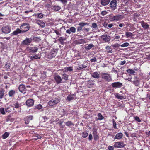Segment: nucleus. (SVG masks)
Listing matches in <instances>:
<instances>
[{"label":"nucleus","instance_id":"obj_1","mask_svg":"<svg viewBox=\"0 0 150 150\" xmlns=\"http://www.w3.org/2000/svg\"><path fill=\"white\" fill-rule=\"evenodd\" d=\"M101 76L102 79L104 81L102 80L98 81V82H101L103 83V86L108 85V82H110L112 81V78L111 75L109 73H102L101 74Z\"/></svg>","mask_w":150,"mask_h":150},{"label":"nucleus","instance_id":"obj_2","mask_svg":"<svg viewBox=\"0 0 150 150\" xmlns=\"http://www.w3.org/2000/svg\"><path fill=\"white\" fill-rule=\"evenodd\" d=\"M58 49L54 48L51 50L50 52L47 55V58L50 59H51L54 57L57 53Z\"/></svg>","mask_w":150,"mask_h":150},{"label":"nucleus","instance_id":"obj_3","mask_svg":"<svg viewBox=\"0 0 150 150\" xmlns=\"http://www.w3.org/2000/svg\"><path fill=\"white\" fill-rule=\"evenodd\" d=\"M30 28L29 24L26 23H22L20 26V28L23 33L28 31Z\"/></svg>","mask_w":150,"mask_h":150},{"label":"nucleus","instance_id":"obj_4","mask_svg":"<svg viewBox=\"0 0 150 150\" xmlns=\"http://www.w3.org/2000/svg\"><path fill=\"white\" fill-rule=\"evenodd\" d=\"M26 50L30 53H34L38 50V48L36 47H28L26 48Z\"/></svg>","mask_w":150,"mask_h":150},{"label":"nucleus","instance_id":"obj_5","mask_svg":"<svg viewBox=\"0 0 150 150\" xmlns=\"http://www.w3.org/2000/svg\"><path fill=\"white\" fill-rule=\"evenodd\" d=\"M60 100L58 98H55L54 99H52L49 101L48 104L50 106H52L55 105L58 103Z\"/></svg>","mask_w":150,"mask_h":150},{"label":"nucleus","instance_id":"obj_6","mask_svg":"<svg viewBox=\"0 0 150 150\" xmlns=\"http://www.w3.org/2000/svg\"><path fill=\"white\" fill-rule=\"evenodd\" d=\"M33 39L31 38L26 37L25 39L21 42L22 45H29L32 41Z\"/></svg>","mask_w":150,"mask_h":150},{"label":"nucleus","instance_id":"obj_7","mask_svg":"<svg viewBox=\"0 0 150 150\" xmlns=\"http://www.w3.org/2000/svg\"><path fill=\"white\" fill-rule=\"evenodd\" d=\"M125 146V144L124 143L123 141H120L115 142L114 145L115 148H121L124 147Z\"/></svg>","mask_w":150,"mask_h":150},{"label":"nucleus","instance_id":"obj_8","mask_svg":"<svg viewBox=\"0 0 150 150\" xmlns=\"http://www.w3.org/2000/svg\"><path fill=\"white\" fill-rule=\"evenodd\" d=\"M111 86L114 88H120L123 86L122 83L119 82H113L111 84Z\"/></svg>","mask_w":150,"mask_h":150},{"label":"nucleus","instance_id":"obj_9","mask_svg":"<svg viewBox=\"0 0 150 150\" xmlns=\"http://www.w3.org/2000/svg\"><path fill=\"white\" fill-rule=\"evenodd\" d=\"M78 25L79 26L77 27V32H79L82 30L83 27L86 25H88V23L81 22L78 24Z\"/></svg>","mask_w":150,"mask_h":150},{"label":"nucleus","instance_id":"obj_10","mask_svg":"<svg viewBox=\"0 0 150 150\" xmlns=\"http://www.w3.org/2000/svg\"><path fill=\"white\" fill-rule=\"evenodd\" d=\"M11 28L9 25L3 27L1 29L2 32L4 33H8L11 31Z\"/></svg>","mask_w":150,"mask_h":150},{"label":"nucleus","instance_id":"obj_11","mask_svg":"<svg viewBox=\"0 0 150 150\" xmlns=\"http://www.w3.org/2000/svg\"><path fill=\"white\" fill-rule=\"evenodd\" d=\"M101 40L104 42H107L110 40V37L107 34H104L101 36Z\"/></svg>","mask_w":150,"mask_h":150},{"label":"nucleus","instance_id":"obj_12","mask_svg":"<svg viewBox=\"0 0 150 150\" xmlns=\"http://www.w3.org/2000/svg\"><path fill=\"white\" fill-rule=\"evenodd\" d=\"M21 104L19 103L18 101L15 100L13 102L12 105V107L16 109H18L19 108H21Z\"/></svg>","mask_w":150,"mask_h":150},{"label":"nucleus","instance_id":"obj_13","mask_svg":"<svg viewBox=\"0 0 150 150\" xmlns=\"http://www.w3.org/2000/svg\"><path fill=\"white\" fill-rule=\"evenodd\" d=\"M25 103L28 107H31L33 105L34 100L32 99H28L26 100Z\"/></svg>","mask_w":150,"mask_h":150},{"label":"nucleus","instance_id":"obj_14","mask_svg":"<svg viewBox=\"0 0 150 150\" xmlns=\"http://www.w3.org/2000/svg\"><path fill=\"white\" fill-rule=\"evenodd\" d=\"M18 89L19 91L25 94L26 93L27 89L24 85L21 84L18 87Z\"/></svg>","mask_w":150,"mask_h":150},{"label":"nucleus","instance_id":"obj_15","mask_svg":"<svg viewBox=\"0 0 150 150\" xmlns=\"http://www.w3.org/2000/svg\"><path fill=\"white\" fill-rule=\"evenodd\" d=\"M117 1L116 0H112L110 4L112 9L115 10L116 8Z\"/></svg>","mask_w":150,"mask_h":150},{"label":"nucleus","instance_id":"obj_16","mask_svg":"<svg viewBox=\"0 0 150 150\" xmlns=\"http://www.w3.org/2000/svg\"><path fill=\"white\" fill-rule=\"evenodd\" d=\"M110 18L113 21L115 20L118 21L123 18V16L122 15L112 16Z\"/></svg>","mask_w":150,"mask_h":150},{"label":"nucleus","instance_id":"obj_17","mask_svg":"<svg viewBox=\"0 0 150 150\" xmlns=\"http://www.w3.org/2000/svg\"><path fill=\"white\" fill-rule=\"evenodd\" d=\"M33 117L32 115L27 116L25 117L24 119L25 123L26 124H28L30 122V121L33 120Z\"/></svg>","mask_w":150,"mask_h":150},{"label":"nucleus","instance_id":"obj_18","mask_svg":"<svg viewBox=\"0 0 150 150\" xmlns=\"http://www.w3.org/2000/svg\"><path fill=\"white\" fill-rule=\"evenodd\" d=\"M54 79L57 84L63 83L62 78L59 75H55L54 77Z\"/></svg>","mask_w":150,"mask_h":150},{"label":"nucleus","instance_id":"obj_19","mask_svg":"<svg viewBox=\"0 0 150 150\" xmlns=\"http://www.w3.org/2000/svg\"><path fill=\"white\" fill-rule=\"evenodd\" d=\"M139 80L137 79V76H134V79L132 81V83L134 85L136 86H139Z\"/></svg>","mask_w":150,"mask_h":150},{"label":"nucleus","instance_id":"obj_20","mask_svg":"<svg viewBox=\"0 0 150 150\" xmlns=\"http://www.w3.org/2000/svg\"><path fill=\"white\" fill-rule=\"evenodd\" d=\"M76 31V28L74 27H70L69 29L67 30L66 32L67 33L69 34H70L71 33V32L73 33H75Z\"/></svg>","mask_w":150,"mask_h":150},{"label":"nucleus","instance_id":"obj_21","mask_svg":"<svg viewBox=\"0 0 150 150\" xmlns=\"http://www.w3.org/2000/svg\"><path fill=\"white\" fill-rule=\"evenodd\" d=\"M91 77L93 78L98 79L100 78V75L97 71L91 73Z\"/></svg>","mask_w":150,"mask_h":150},{"label":"nucleus","instance_id":"obj_22","mask_svg":"<svg viewBox=\"0 0 150 150\" xmlns=\"http://www.w3.org/2000/svg\"><path fill=\"white\" fill-rule=\"evenodd\" d=\"M31 61H33L35 59H40V57L36 54H35L34 55H32L29 57Z\"/></svg>","mask_w":150,"mask_h":150},{"label":"nucleus","instance_id":"obj_23","mask_svg":"<svg viewBox=\"0 0 150 150\" xmlns=\"http://www.w3.org/2000/svg\"><path fill=\"white\" fill-rule=\"evenodd\" d=\"M123 136V134L121 132H119L116 134L115 137L114 138V140H115L116 139L120 140L122 138Z\"/></svg>","mask_w":150,"mask_h":150},{"label":"nucleus","instance_id":"obj_24","mask_svg":"<svg viewBox=\"0 0 150 150\" xmlns=\"http://www.w3.org/2000/svg\"><path fill=\"white\" fill-rule=\"evenodd\" d=\"M141 25L142 27L145 29H148L149 28V25L144 22V21H142L141 22Z\"/></svg>","mask_w":150,"mask_h":150},{"label":"nucleus","instance_id":"obj_25","mask_svg":"<svg viewBox=\"0 0 150 150\" xmlns=\"http://www.w3.org/2000/svg\"><path fill=\"white\" fill-rule=\"evenodd\" d=\"M32 136L34 137L32 139L34 140H36L38 139H41L42 137V136L39 135L37 133L34 134H33Z\"/></svg>","mask_w":150,"mask_h":150},{"label":"nucleus","instance_id":"obj_26","mask_svg":"<svg viewBox=\"0 0 150 150\" xmlns=\"http://www.w3.org/2000/svg\"><path fill=\"white\" fill-rule=\"evenodd\" d=\"M23 33L21 30L18 28H17L16 30L14 31L11 34L14 35H17L18 34Z\"/></svg>","mask_w":150,"mask_h":150},{"label":"nucleus","instance_id":"obj_27","mask_svg":"<svg viewBox=\"0 0 150 150\" xmlns=\"http://www.w3.org/2000/svg\"><path fill=\"white\" fill-rule=\"evenodd\" d=\"M75 97V95L74 94L69 95L67 97V100L70 101L74 99Z\"/></svg>","mask_w":150,"mask_h":150},{"label":"nucleus","instance_id":"obj_28","mask_svg":"<svg viewBox=\"0 0 150 150\" xmlns=\"http://www.w3.org/2000/svg\"><path fill=\"white\" fill-rule=\"evenodd\" d=\"M36 23L42 27H44L45 26V23L42 20H38L36 21Z\"/></svg>","mask_w":150,"mask_h":150},{"label":"nucleus","instance_id":"obj_29","mask_svg":"<svg viewBox=\"0 0 150 150\" xmlns=\"http://www.w3.org/2000/svg\"><path fill=\"white\" fill-rule=\"evenodd\" d=\"M51 8L52 10L55 11H59L61 9L60 6L56 5L52 6Z\"/></svg>","mask_w":150,"mask_h":150},{"label":"nucleus","instance_id":"obj_30","mask_svg":"<svg viewBox=\"0 0 150 150\" xmlns=\"http://www.w3.org/2000/svg\"><path fill=\"white\" fill-rule=\"evenodd\" d=\"M110 0H101V3L103 6H105L109 3Z\"/></svg>","mask_w":150,"mask_h":150},{"label":"nucleus","instance_id":"obj_31","mask_svg":"<svg viewBox=\"0 0 150 150\" xmlns=\"http://www.w3.org/2000/svg\"><path fill=\"white\" fill-rule=\"evenodd\" d=\"M61 76L62 77V78L66 81H67L69 79L68 75L65 74L64 73V74H61Z\"/></svg>","mask_w":150,"mask_h":150},{"label":"nucleus","instance_id":"obj_32","mask_svg":"<svg viewBox=\"0 0 150 150\" xmlns=\"http://www.w3.org/2000/svg\"><path fill=\"white\" fill-rule=\"evenodd\" d=\"M95 81L94 80H89L88 81V86L90 87L93 86L94 84Z\"/></svg>","mask_w":150,"mask_h":150},{"label":"nucleus","instance_id":"obj_33","mask_svg":"<svg viewBox=\"0 0 150 150\" xmlns=\"http://www.w3.org/2000/svg\"><path fill=\"white\" fill-rule=\"evenodd\" d=\"M94 47V45L92 44H89L88 45L85 47V49L87 51H88Z\"/></svg>","mask_w":150,"mask_h":150},{"label":"nucleus","instance_id":"obj_34","mask_svg":"<svg viewBox=\"0 0 150 150\" xmlns=\"http://www.w3.org/2000/svg\"><path fill=\"white\" fill-rule=\"evenodd\" d=\"M16 93V91L15 90H12L9 91L8 92V95L9 97H12Z\"/></svg>","mask_w":150,"mask_h":150},{"label":"nucleus","instance_id":"obj_35","mask_svg":"<svg viewBox=\"0 0 150 150\" xmlns=\"http://www.w3.org/2000/svg\"><path fill=\"white\" fill-rule=\"evenodd\" d=\"M65 124L66 125L69 127H70L71 126H74V125L73 123L71 121H69L65 123Z\"/></svg>","mask_w":150,"mask_h":150},{"label":"nucleus","instance_id":"obj_36","mask_svg":"<svg viewBox=\"0 0 150 150\" xmlns=\"http://www.w3.org/2000/svg\"><path fill=\"white\" fill-rule=\"evenodd\" d=\"M76 43L78 44H81L86 42L85 40L83 39H81L76 40Z\"/></svg>","mask_w":150,"mask_h":150},{"label":"nucleus","instance_id":"obj_37","mask_svg":"<svg viewBox=\"0 0 150 150\" xmlns=\"http://www.w3.org/2000/svg\"><path fill=\"white\" fill-rule=\"evenodd\" d=\"M65 40V39L64 37H60L58 39V40L60 42L61 44L62 45H64V40Z\"/></svg>","mask_w":150,"mask_h":150},{"label":"nucleus","instance_id":"obj_38","mask_svg":"<svg viewBox=\"0 0 150 150\" xmlns=\"http://www.w3.org/2000/svg\"><path fill=\"white\" fill-rule=\"evenodd\" d=\"M73 68L72 67H66L65 68V71L66 72H71L73 70Z\"/></svg>","mask_w":150,"mask_h":150},{"label":"nucleus","instance_id":"obj_39","mask_svg":"<svg viewBox=\"0 0 150 150\" xmlns=\"http://www.w3.org/2000/svg\"><path fill=\"white\" fill-rule=\"evenodd\" d=\"M9 135V133L8 132H6L4 133L2 135V138L5 139L8 137Z\"/></svg>","mask_w":150,"mask_h":150},{"label":"nucleus","instance_id":"obj_40","mask_svg":"<svg viewBox=\"0 0 150 150\" xmlns=\"http://www.w3.org/2000/svg\"><path fill=\"white\" fill-rule=\"evenodd\" d=\"M98 120H101L104 118V117L102 115L101 113H99L97 115Z\"/></svg>","mask_w":150,"mask_h":150},{"label":"nucleus","instance_id":"obj_41","mask_svg":"<svg viewBox=\"0 0 150 150\" xmlns=\"http://www.w3.org/2000/svg\"><path fill=\"white\" fill-rule=\"evenodd\" d=\"M42 105L40 104H39L35 106V109L40 110L42 108Z\"/></svg>","mask_w":150,"mask_h":150},{"label":"nucleus","instance_id":"obj_42","mask_svg":"<svg viewBox=\"0 0 150 150\" xmlns=\"http://www.w3.org/2000/svg\"><path fill=\"white\" fill-rule=\"evenodd\" d=\"M115 96L117 98L119 99H123V96L122 95H120L119 94L116 93L115 94Z\"/></svg>","mask_w":150,"mask_h":150},{"label":"nucleus","instance_id":"obj_43","mask_svg":"<svg viewBox=\"0 0 150 150\" xmlns=\"http://www.w3.org/2000/svg\"><path fill=\"white\" fill-rule=\"evenodd\" d=\"M4 90L2 89H1L0 90V99H1L3 98L4 95Z\"/></svg>","mask_w":150,"mask_h":150},{"label":"nucleus","instance_id":"obj_44","mask_svg":"<svg viewBox=\"0 0 150 150\" xmlns=\"http://www.w3.org/2000/svg\"><path fill=\"white\" fill-rule=\"evenodd\" d=\"M88 134L86 132H83L82 133V137L83 138H86L88 136Z\"/></svg>","mask_w":150,"mask_h":150},{"label":"nucleus","instance_id":"obj_45","mask_svg":"<svg viewBox=\"0 0 150 150\" xmlns=\"http://www.w3.org/2000/svg\"><path fill=\"white\" fill-rule=\"evenodd\" d=\"M35 16L36 17L37 16L38 18H42L43 17V15L42 13H39L37 14H35Z\"/></svg>","mask_w":150,"mask_h":150},{"label":"nucleus","instance_id":"obj_46","mask_svg":"<svg viewBox=\"0 0 150 150\" xmlns=\"http://www.w3.org/2000/svg\"><path fill=\"white\" fill-rule=\"evenodd\" d=\"M125 35L127 38H129L132 36V33L131 32H126L125 33Z\"/></svg>","mask_w":150,"mask_h":150},{"label":"nucleus","instance_id":"obj_47","mask_svg":"<svg viewBox=\"0 0 150 150\" xmlns=\"http://www.w3.org/2000/svg\"><path fill=\"white\" fill-rule=\"evenodd\" d=\"M134 118L136 121L137 122H141V120L138 116H135L134 117Z\"/></svg>","mask_w":150,"mask_h":150},{"label":"nucleus","instance_id":"obj_48","mask_svg":"<svg viewBox=\"0 0 150 150\" xmlns=\"http://www.w3.org/2000/svg\"><path fill=\"white\" fill-rule=\"evenodd\" d=\"M129 44L128 42L124 43L123 44L120 45V46L122 47H127L129 46Z\"/></svg>","mask_w":150,"mask_h":150},{"label":"nucleus","instance_id":"obj_49","mask_svg":"<svg viewBox=\"0 0 150 150\" xmlns=\"http://www.w3.org/2000/svg\"><path fill=\"white\" fill-rule=\"evenodd\" d=\"M4 108L2 107H0V113L3 114L4 115L5 114V112Z\"/></svg>","mask_w":150,"mask_h":150},{"label":"nucleus","instance_id":"obj_50","mask_svg":"<svg viewBox=\"0 0 150 150\" xmlns=\"http://www.w3.org/2000/svg\"><path fill=\"white\" fill-rule=\"evenodd\" d=\"M5 110L6 112H10L11 111V108L10 107H8L6 108L5 109Z\"/></svg>","mask_w":150,"mask_h":150},{"label":"nucleus","instance_id":"obj_51","mask_svg":"<svg viewBox=\"0 0 150 150\" xmlns=\"http://www.w3.org/2000/svg\"><path fill=\"white\" fill-rule=\"evenodd\" d=\"M112 122H113V126L114 128L116 129L117 127H116V123L115 122L114 119H113L112 120Z\"/></svg>","mask_w":150,"mask_h":150},{"label":"nucleus","instance_id":"obj_52","mask_svg":"<svg viewBox=\"0 0 150 150\" xmlns=\"http://www.w3.org/2000/svg\"><path fill=\"white\" fill-rule=\"evenodd\" d=\"M91 27L94 28H98V26L97 24L94 23H93L92 24Z\"/></svg>","mask_w":150,"mask_h":150},{"label":"nucleus","instance_id":"obj_53","mask_svg":"<svg viewBox=\"0 0 150 150\" xmlns=\"http://www.w3.org/2000/svg\"><path fill=\"white\" fill-rule=\"evenodd\" d=\"M140 15V14L137 13H135L133 14L134 19L137 17H139Z\"/></svg>","mask_w":150,"mask_h":150},{"label":"nucleus","instance_id":"obj_54","mask_svg":"<svg viewBox=\"0 0 150 150\" xmlns=\"http://www.w3.org/2000/svg\"><path fill=\"white\" fill-rule=\"evenodd\" d=\"M93 137L94 140L95 141H97L99 139V137L98 134L96 135H94V136H93Z\"/></svg>","mask_w":150,"mask_h":150},{"label":"nucleus","instance_id":"obj_55","mask_svg":"<svg viewBox=\"0 0 150 150\" xmlns=\"http://www.w3.org/2000/svg\"><path fill=\"white\" fill-rule=\"evenodd\" d=\"M62 112V116H64L65 115H67L68 114L67 111L65 110H64V109H63V110Z\"/></svg>","mask_w":150,"mask_h":150},{"label":"nucleus","instance_id":"obj_56","mask_svg":"<svg viewBox=\"0 0 150 150\" xmlns=\"http://www.w3.org/2000/svg\"><path fill=\"white\" fill-rule=\"evenodd\" d=\"M127 71L130 74H133L134 73L135 71L132 69H128L127 70Z\"/></svg>","mask_w":150,"mask_h":150},{"label":"nucleus","instance_id":"obj_57","mask_svg":"<svg viewBox=\"0 0 150 150\" xmlns=\"http://www.w3.org/2000/svg\"><path fill=\"white\" fill-rule=\"evenodd\" d=\"M120 46V45L117 43L115 44H114L113 45H112V46L114 48H118Z\"/></svg>","mask_w":150,"mask_h":150},{"label":"nucleus","instance_id":"obj_58","mask_svg":"<svg viewBox=\"0 0 150 150\" xmlns=\"http://www.w3.org/2000/svg\"><path fill=\"white\" fill-rule=\"evenodd\" d=\"M54 33L56 34L57 35H61V33H59V31L58 30H54Z\"/></svg>","mask_w":150,"mask_h":150},{"label":"nucleus","instance_id":"obj_59","mask_svg":"<svg viewBox=\"0 0 150 150\" xmlns=\"http://www.w3.org/2000/svg\"><path fill=\"white\" fill-rule=\"evenodd\" d=\"M68 0H59V1L61 2L63 4H66L67 3Z\"/></svg>","mask_w":150,"mask_h":150},{"label":"nucleus","instance_id":"obj_60","mask_svg":"<svg viewBox=\"0 0 150 150\" xmlns=\"http://www.w3.org/2000/svg\"><path fill=\"white\" fill-rule=\"evenodd\" d=\"M93 139V136L91 134H89L88 137V140L90 141H92Z\"/></svg>","mask_w":150,"mask_h":150},{"label":"nucleus","instance_id":"obj_61","mask_svg":"<svg viewBox=\"0 0 150 150\" xmlns=\"http://www.w3.org/2000/svg\"><path fill=\"white\" fill-rule=\"evenodd\" d=\"M91 61L93 62H96V58L94 57L93 59H91Z\"/></svg>","mask_w":150,"mask_h":150},{"label":"nucleus","instance_id":"obj_62","mask_svg":"<svg viewBox=\"0 0 150 150\" xmlns=\"http://www.w3.org/2000/svg\"><path fill=\"white\" fill-rule=\"evenodd\" d=\"M108 150H114V148L113 146H109L108 147Z\"/></svg>","mask_w":150,"mask_h":150},{"label":"nucleus","instance_id":"obj_63","mask_svg":"<svg viewBox=\"0 0 150 150\" xmlns=\"http://www.w3.org/2000/svg\"><path fill=\"white\" fill-rule=\"evenodd\" d=\"M107 12L106 11H103L101 12V14L103 16L107 14Z\"/></svg>","mask_w":150,"mask_h":150},{"label":"nucleus","instance_id":"obj_64","mask_svg":"<svg viewBox=\"0 0 150 150\" xmlns=\"http://www.w3.org/2000/svg\"><path fill=\"white\" fill-rule=\"evenodd\" d=\"M97 132L96 130H95L93 132V136L94 135H97Z\"/></svg>","mask_w":150,"mask_h":150}]
</instances>
